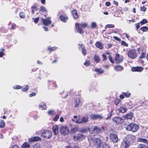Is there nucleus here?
<instances>
[{"mask_svg": "<svg viewBox=\"0 0 148 148\" xmlns=\"http://www.w3.org/2000/svg\"><path fill=\"white\" fill-rule=\"evenodd\" d=\"M30 147L29 144L25 142L21 146V148H29Z\"/></svg>", "mask_w": 148, "mask_h": 148, "instance_id": "393cba45", "label": "nucleus"}, {"mask_svg": "<svg viewBox=\"0 0 148 148\" xmlns=\"http://www.w3.org/2000/svg\"><path fill=\"white\" fill-rule=\"evenodd\" d=\"M89 119V117L86 116L83 117H79L78 119L75 121L76 123L78 124H82L87 122Z\"/></svg>", "mask_w": 148, "mask_h": 148, "instance_id": "423d86ee", "label": "nucleus"}, {"mask_svg": "<svg viewBox=\"0 0 148 148\" xmlns=\"http://www.w3.org/2000/svg\"><path fill=\"white\" fill-rule=\"evenodd\" d=\"M128 56L131 58H135L136 57V52L134 50L129 51L127 53Z\"/></svg>", "mask_w": 148, "mask_h": 148, "instance_id": "4468645a", "label": "nucleus"}, {"mask_svg": "<svg viewBox=\"0 0 148 148\" xmlns=\"http://www.w3.org/2000/svg\"><path fill=\"white\" fill-rule=\"evenodd\" d=\"M16 26V25L14 23H13L12 24L11 29H14L15 27Z\"/></svg>", "mask_w": 148, "mask_h": 148, "instance_id": "0e129e2a", "label": "nucleus"}, {"mask_svg": "<svg viewBox=\"0 0 148 148\" xmlns=\"http://www.w3.org/2000/svg\"><path fill=\"white\" fill-rule=\"evenodd\" d=\"M146 53V51L145 50L143 51V52L139 56L140 58H144L145 56V54Z\"/></svg>", "mask_w": 148, "mask_h": 148, "instance_id": "72a5a7b5", "label": "nucleus"}, {"mask_svg": "<svg viewBox=\"0 0 148 148\" xmlns=\"http://www.w3.org/2000/svg\"><path fill=\"white\" fill-rule=\"evenodd\" d=\"M133 116V114L132 112L130 113L129 114H127L125 116V119H132Z\"/></svg>", "mask_w": 148, "mask_h": 148, "instance_id": "a878e982", "label": "nucleus"}, {"mask_svg": "<svg viewBox=\"0 0 148 148\" xmlns=\"http://www.w3.org/2000/svg\"><path fill=\"white\" fill-rule=\"evenodd\" d=\"M82 50V53L84 56H85L86 53V51L85 48L83 49Z\"/></svg>", "mask_w": 148, "mask_h": 148, "instance_id": "680f3d73", "label": "nucleus"}, {"mask_svg": "<svg viewBox=\"0 0 148 148\" xmlns=\"http://www.w3.org/2000/svg\"><path fill=\"white\" fill-rule=\"evenodd\" d=\"M36 95V93L35 92H33L29 94V96L30 97H32L33 96H35Z\"/></svg>", "mask_w": 148, "mask_h": 148, "instance_id": "052dcab7", "label": "nucleus"}, {"mask_svg": "<svg viewBox=\"0 0 148 148\" xmlns=\"http://www.w3.org/2000/svg\"><path fill=\"white\" fill-rule=\"evenodd\" d=\"M41 139L38 136H36L29 138V139L28 141L29 142H33L40 141L41 140Z\"/></svg>", "mask_w": 148, "mask_h": 148, "instance_id": "f3484780", "label": "nucleus"}, {"mask_svg": "<svg viewBox=\"0 0 148 148\" xmlns=\"http://www.w3.org/2000/svg\"><path fill=\"white\" fill-rule=\"evenodd\" d=\"M113 38L114 39H116V40H117L119 42H120L121 41V39H120V38H119L118 37H117L114 36Z\"/></svg>", "mask_w": 148, "mask_h": 148, "instance_id": "69168bd1", "label": "nucleus"}, {"mask_svg": "<svg viewBox=\"0 0 148 148\" xmlns=\"http://www.w3.org/2000/svg\"><path fill=\"white\" fill-rule=\"evenodd\" d=\"M106 127L104 126L99 127L98 126H95L93 128V131L97 134H101L105 130Z\"/></svg>", "mask_w": 148, "mask_h": 148, "instance_id": "0eeeda50", "label": "nucleus"}, {"mask_svg": "<svg viewBox=\"0 0 148 148\" xmlns=\"http://www.w3.org/2000/svg\"><path fill=\"white\" fill-rule=\"evenodd\" d=\"M133 140V136L131 135H127L122 142L121 146L122 148L129 147L130 145V142Z\"/></svg>", "mask_w": 148, "mask_h": 148, "instance_id": "f257e3e1", "label": "nucleus"}, {"mask_svg": "<svg viewBox=\"0 0 148 148\" xmlns=\"http://www.w3.org/2000/svg\"><path fill=\"white\" fill-rule=\"evenodd\" d=\"M40 11L43 12H45L47 11L45 8L43 6H41L40 8Z\"/></svg>", "mask_w": 148, "mask_h": 148, "instance_id": "a19ab883", "label": "nucleus"}, {"mask_svg": "<svg viewBox=\"0 0 148 148\" xmlns=\"http://www.w3.org/2000/svg\"><path fill=\"white\" fill-rule=\"evenodd\" d=\"M96 47L100 49H101L103 48V44L99 42H97L95 44Z\"/></svg>", "mask_w": 148, "mask_h": 148, "instance_id": "aec40b11", "label": "nucleus"}, {"mask_svg": "<svg viewBox=\"0 0 148 148\" xmlns=\"http://www.w3.org/2000/svg\"><path fill=\"white\" fill-rule=\"evenodd\" d=\"M79 45L82 49L85 48V47L84 46V45L82 44H79Z\"/></svg>", "mask_w": 148, "mask_h": 148, "instance_id": "bf43d9fd", "label": "nucleus"}, {"mask_svg": "<svg viewBox=\"0 0 148 148\" xmlns=\"http://www.w3.org/2000/svg\"><path fill=\"white\" fill-rule=\"evenodd\" d=\"M139 148H148L147 146L142 144L139 145Z\"/></svg>", "mask_w": 148, "mask_h": 148, "instance_id": "de8ad7c7", "label": "nucleus"}, {"mask_svg": "<svg viewBox=\"0 0 148 148\" xmlns=\"http://www.w3.org/2000/svg\"><path fill=\"white\" fill-rule=\"evenodd\" d=\"M131 70L133 72H139V66L133 67L131 69Z\"/></svg>", "mask_w": 148, "mask_h": 148, "instance_id": "c9c22d12", "label": "nucleus"}, {"mask_svg": "<svg viewBox=\"0 0 148 148\" xmlns=\"http://www.w3.org/2000/svg\"><path fill=\"white\" fill-rule=\"evenodd\" d=\"M50 18H48L45 19H42L43 24L46 26H47L50 24L51 23L52 21L50 20Z\"/></svg>", "mask_w": 148, "mask_h": 148, "instance_id": "dca6fc26", "label": "nucleus"}, {"mask_svg": "<svg viewBox=\"0 0 148 148\" xmlns=\"http://www.w3.org/2000/svg\"><path fill=\"white\" fill-rule=\"evenodd\" d=\"M5 126V123L3 120L0 121V128H3Z\"/></svg>", "mask_w": 148, "mask_h": 148, "instance_id": "2f4dec72", "label": "nucleus"}, {"mask_svg": "<svg viewBox=\"0 0 148 148\" xmlns=\"http://www.w3.org/2000/svg\"><path fill=\"white\" fill-rule=\"evenodd\" d=\"M108 58L110 61L112 63H114V62L113 60H112V58L110 55H109L108 56Z\"/></svg>", "mask_w": 148, "mask_h": 148, "instance_id": "5fc2aeb1", "label": "nucleus"}, {"mask_svg": "<svg viewBox=\"0 0 148 148\" xmlns=\"http://www.w3.org/2000/svg\"><path fill=\"white\" fill-rule=\"evenodd\" d=\"M140 29L143 32H146L148 30V27L147 26H143L140 28Z\"/></svg>", "mask_w": 148, "mask_h": 148, "instance_id": "f704fd0d", "label": "nucleus"}, {"mask_svg": "<svg viewBox=\"0 0 148 148\" xmlns=\"http://www.w3.org/2000/svg\"><path fill=\"white\" fill-rule=\"evenodd\" d=\"M97 26V24L96 23L93 22L91 23V27L92 28H95Z\"/></svg>", "mask_w": 148, "mask_h": 148, "instance_id": "09e8293b", "label": "nucleus"}, {"mask_svg": "<svg viewBox=\"0 0 148 148\" xmlns=\"http://www.w3.org/2000/svg\"><path fill=\"white\" fill-rule=\"evenodd\" d=\"M51 132L48 130H44L41 134L42 137L46 139H48L51 138Z\"/></svg>", "mask_w": 148, "mask_h": 148, "instance_id": "39448f33", "label": "nucleus"}, {"mask_svg": "<svg viewBox=\"0 0 148 148\" xmlns=\"http://www.w3.org/2000/svg\"><path fill=\"white\" fill-rule=\"evenodd\" d=\"M110 140L114 143L117 142L118 140V138L116 134L114 133H112L110 136Z\"/></svg>", "mask_w": 148, "mask_h": 148, "instance_id": "ddd939ff", "label": "nucleus"}, {"mask_svg": "<svg viewBox=\"0 0 148 148\" xmlns=\"http://www.w3.org/2000/svg\"><path fill=\"white\" fill-rule=\"evenodd\" d=\"M95 71L99 74H103L104 72V70L101 68H96L94 70Z\"/></svg>", "mask_w": 148, "mask_h": 148, "instance_id": "412c9836", "label": "nucleus"}, {"mask_svg": "<svg viewBox=\"0 0 148 148\" xmlns=\"http://www.w3.org/2000/svg\"><path fill=\"white\" fill-rule=\"evenodd\" d=\"M19 16L21 18H23L25 17V14L23 12H21L19 13Z\"/></svg>", "mask_w": 148, "mask_h": 148, "instance_id": "c03bdc74", "label": "nucleus"}, {"mask_svg": "<svg viewBox=\"0 0 148 148\" xmlns=\"http://www.w3.org/2000/svg\"><path fill=\"white\" fill-rule=\"evenodd\" d=\"M114 25L113 24H107L105 26V28H114Z\"/></svg>", "mask_w": 148, "mask_h": 148, "instance_id": "37998d69", "label": "nucleus"}, {"mask_svg": "<svg viewBox=\"0 0 148 148\" xmlns=\"http://www.w3.org/2000/svg\"><path fill=\"white\" fill-rule=\"evenodd\" d=\"M48 114L49 115H54L55 114V111L53 110H49L48 112Z\"/></svg>", "mask_w": 148, "mask_h": 148, "instance_id": "e433bc0d", "label": "nucleus"}, {"mask_svg": "<svg viewBox=\"0 0 148 148\" xmlns=\"http://www.w3.org/2000/svg\"><path fill=\"white\" fill-rule=\"evenodd\" d=\"M102 56L103 58V61H104L106 59L107 56L105 55L104 54H102Z\"/></svg>", "mask_w": 148, "mask_h": 148, "instance_id": "e2e57ef3", "label": "nucleus"}, {"mask_svg": "<svg viewBox=\"0 0 148 148\" xmlns=\"http://www.w3.org/2000/svg\"><path fill=\"white\" fill-rule=\"evenodd\" d=\"M84 64L85 66H88L90 64V62L88 60H86V61L84 63Z\"/></svg>", "mask_w": 148, "mask_h": 148, "instance_id": "6e6d98bb", "label": "nucleus"}, {"mask_svg": "<svg viewBox=\"0 0 148 148\" xmlns=\"http://www.w3.org/2000/svg\"><path fill=\"white\" fill-rule=\"evenodd\" d=\"M94 59L95 61L97 63H99L100 62V58L97 55H95L94 56Z\"/></svg>", "mask_w": 148, "mask_h": 148, "instance_id": "c85d7f7f", "label": "nucleus"}, {"mask_svg": "<svg viewBox=\"0 0 148 148\" xmlns=\"http://www.w3.org/2000/svg\"><path fill=\"white\" fill-rule=\"evenodd\" d=\"M90 117L91 119L93 120H102L103 119V116L101 115L98 114H92L90 115Z\"/></svg>", "mask_w": 148, "mask_h": 148, "instance_id": "9d476101", "label": "nucleus"}, {"mask_svg": "<svg viewBox=\"0 0 148 148\" xmlns=\"http://www.w3.org/2000/svg\"><path fill=\"white\" fill-rule=\"evenodd\" d=\"M127 110V109L123 107H120L119 109V111L120 112L124 113Z\"/></svg>", "mask_w": 148, "mask_h": 148, "instance_id": "b1692460", "label": "nucleus"}, {"mask_svg": "<svg viewBox=\"0 0 148 148\" xmlns=\"http://www.w3.org/2000/svg\"><path fill=\"white\" fill-rule=\"evenodd\" d=\"M71 13L73 15L75 19H77L79 17L77 13V11L75 10H73Z\"/></svg>", "mask_w": 148, "mask_h": 148, "instance_id": "4be33fe9", "label": "nucleus"}, {"mask_svg": "<svg viewBox=\"0 0 148 148\" xmlns=\"http://www.w3.org/2000/svg\"><path fill=\"white\" fill-rule=\"evenodd\" d=\"M66 148H79V147L76 145L73 146L71 145H69L68 146H66Z\"/></svg>", "mask_w": 148, "mask_h": 148, "instance_id": "58836bf2", "label": "nucleus"}, {"mask_svg": "<svg viewBox=\"0 0 148 148\" xmlns=\"http://www.w3.org/2000/svg\"><path fill=\"white\" fill-rule=\"evenodd\" d=\"M60 132L62 134L66 135L69 133V130L67 126H62L60 128Z\"/></svg>", "mask_w": 148, "mask_h": 148, "instance_id": "6e6552de", "label": "nucleus"}, {"mask_svg": "<svg viewBox=\"0 0 148 148\" xmlns=\"http://www.w3.org/2000/svg\"><path fill=\"white\" fill-rule=\"evenodd\" d=\"M120 101V100L119 99H115L114 101V103L116 105H118Z\"/></svg>", "mask_w": 148, "mask_h": 148, "instance_id": "4d7b16f0", "label": "nucleus"}, {"mask_svg": "<svg viewBox=\"0 0 148 148\" xmlns=\"http://www.w3.org/2000/svg\"><path fill=\"white\" fill-rule=\"evenodd\" d=\"M29 89V86L28 85H27L25 86V88H22L21 90L23 92H25L28 91Z\"/></svg>", "mask_w": 148, "mask_h": 148, "instance_id": "4c0bfd02", "label": "nucleus"}, {"mask_svg": "<svg viewBox=\"0 0 148 148\" xmlns=\"http://www.w3.org/2000/svg\"><path fill=\"white\" fill-rule=\"evenodd\" d=\"M39 17L36 18H33L32 19L34 20V22L35 23H37L39 21Z\"/></svg>", "mask_w": 148, "mask_h": 148, "instance_id": "864d4df0", "label": "nucleus"}, {"mask_svg": "<svg viewBox=\"0 0 148 148\" xmlns=\"http://www.w3.org/2000/svg\"><path fill=\"white\" fill-rule=\"evenodd\" d=\"M75 27L78 32L80 34H82L84 32L82 28H85L86 27L88 28V26L86 23H81L80 24L77 23H76Z\"/></svg>", "mask_w": 148, "mask_h": 148, "instance_id": "f03ea898", "label": "nucleus"}, {"mask_svg": "<svg viewBox=\"0 0 148 148\" xmlns=\"http://www.w3.org/2000/svg\"><path fill=\"white\" fill-rule=\"evenodd\" d=\"M148 23V21L145 19H143L139 22L141 25H143Z\"/></svg>", "mask_w": 148, "mask_h": 148, "instance_id": "7c9ffc66", "label": "nucleus"}, {"mask_svg": "<svg viewBox=\"0 0 148 148\" xmlns=\"http://www.w3.org/2000/svg\"><path fill=\"white\" fill-rule=\"evenodd\" d=\"M88 139L90 144L91 145H95L97 143L100 142V139L99 138H95L92 136H88Z\"/></svg>", "mask_w": 148, "mask_h": 148, "instance_id": "20e7f679", "label": "nucleus"}, {"mask_svg": "<svg viewBox=\"0 0 148 148\" xmlns=\"http://www.w3.org/2000/svg\"><path fill=\"white\" fill-rule=\"evenodd\" d=\"M40 147L39 144H35L33 146V148H40Z\"/></svg>", "mask_w": 148, "mask_h": 148, "instance_id": "a18cd8bd", "label": "nucleus"}, {"mask_svg": "<svg viewBox=\"0 0 148 148\" xmlns=\"http://www.w3.org/2000/svg\"><path fill=\"white\" fill-rule=\"evenodd\" d=\"M122 94L124 95L126 97L128 98L130 97L131 95V93L130 92H123Z\"/></svg>", "mask_w": 148, "mask_h": 148, "instance_id": "c756f323", "label": "nucleus"}, {"mask_svg": "<svg viewBox=\"0 0 148 148\" xmlns=\"http://www.w3.org/2000/svg\"><path fill=\"white\" fill-rule=\"evenodd\" d=\"M123 56H121L119 54H117L115 57V60L116 63H119L122 62L123 60Z\"/></svg>", "mask_w": 148, "mask_h": 148, "instance_id": "2eb2a0df", "label": "nucleus"}, {"mask_svg": "<svg viewBox=\"0 0 148 148\" xmlns=\"http://www.w3.org/2000/svg\"><path fill=\"white\" fill-rule=\"evenodd\" d=\"M112 116V114L111 113H109L108 114V116L106 118V120H108L109 119H110Z\"/></svg>", "mask_w": 148, "mask_h": 148, "instance_id": "603ef678", "label": "nucleus"}, {"mask_svg": "<svg viewBox=\"0 0 148 148\" xmlns=\"http://www.w3.org/2000/svg\"><path fill=\"white\" fill-rule=\"evenodd\" d=\"M81 102L80 96L76 95L75 97L74 104L75 107H79V105Z\"/></svg>", "mask_w": 148, "mask_h": 148, "instance_id": "f8f14e48", "label": "nucleus"}, {"mask_svg": "<svg viewBox=\"0 0 148 148\" xmlns=\"http://www.w3.org/2000/svg\"><path fill=\"white\" fill-rule=\"evenodd\" d=\"M121 44L122 45L124 46H128V45L127 44L125 41H124L122 40L121 42Z\"/></svg>", "mask_w": 148, "mask_h": 148, "instance_id": "8fccbe9b", "label": "nucleus"}, {"mask_svg": "<svg viewBox=\"0 0 148 148\" xmlns=\"http://www.w3.org/2000/svg\"><path fill=\"white\" fill-rule=\"evenodd\" d=\"M103 148H110L109 145L106 143H105L103 144Z\"/></svg>", "mask_w": 148, "mask_h": 148, "instance_id": "13d9d810", "label": "nucleus"}, {"mask_svg": "<svg viewBox=\"0 0 148 148\" xmlns=\"http://www.w3.org/2000/svg\"><path fill=\"white\" fill-rule=\"evenodd\" d=\"M147 8L145 6L140 7V10L143 12H145L146 11Z\"/></svg>", "mask_w": 148, "mask_h": 148, "instance_id": "49530a36", "label": "nucleus"}, {"mask_svg": "<svg viewBox=\"0 0 148 148\" xmlns=\"http://www.w3.org/2000/svg\"><path fill=\"white\" fill-rule=\"evenodd\" d=\"M13 88L14 89H19L22 88V87L19 85H16L14 86Z\"/></svg>", "mask_w": 148, "mask_h": 148, "instance_id": "ea45409f", "label": "nucleus"}, {"mask_svg": "<svg viewBox=\"0 0 148 148\" xmlns=\"http://www.w3.org/2000/svg\"><path fill=\"white\" fill-rule=\"evenodd\" d=\"M10 148H19V147L18 145H13L12 147H10Z\"/></svg>", "mask_w": 148, "mask_h": 148, "instance_id": "774afa93", "label": "nucleus"}, {"mask_svg": "<svg viewBox=\"0 0 148 148\" xmlns=\"http://www.w3.org/2000/svg\"><path fill=\"white\" fill-rule=\"evenodd\" d=\"M59 117V115L58 114L56 115L55 117L53 118V120L54 121H56L58 120Z\"/></svg>", "mask_w": 148, "mask_h": 148, "instance_id": "3c124183", "label": "nucleus"}, {"mask_svg": "<svg viewBox=\"0 0 148 148\" xmlns=\"http://www.w3.org/2000/svg\"><path fill=\"white\" fill-rule=\"evenodd\" d=\"M126 130L128 131H132L133 132H136L139 128V127L136 124L132 123L125 127Z\"/></svg>", "mask_w": 148, "mask_h": 148, "instance_id": "7ed1b4c3", "label": "nucleus"}, {"mask_svg": "<svg viewBox=\"0 0 148 148\" xmlns=\"http://www.w3.org/2000/svg\"><path fill=\"white\" fill-rule=\"evenodd\" d=\"M96 144L97 145V148H103V144H102L100 140V142L97 143Z\"/></svg>", "mask_w": 148, "mask_h": 148, "instance_id": "473e14b6", "label": "nucleus"}, {"mask_svg": "<svg viewBox=\"0 0 148 148\" xmlns=\"http://www.w3.org/2000/svg\"><path fill=\"white\" fill-rule=\"evenodd\" d=\"M40 108H42V109L45 110L47 108L46 105L44 102L41 103L39 105Z\"/></svg>", "mask_w": 148, "mask_h": 148, "instance_id": "bb28decb", "label": "nucleus"}, {"mask_svg": "<svg viewBox=\"0 0 148 148\" xmlns=\"http://www.w3.org/2000/svg\"><path fill=\"white\" fill-rule=\"evenodd\" d=\"M87 131V130L86 129H82L81 130V132H82L86 133Z\"/></svg>", "mask_w": 148, "mask_h": 148, "instance_id": "338daca9", "label": "nucleus"}, {"mask_svg": "<svg viewBox=\"0 0 148 148\" xmlns=\"http://www.w3.org/2000/svg\"><path fill=\"white\" fill-rule=\"evenodd\" d=\"M56 49V47H48V50L51 52L55 51Z\"/></svg>", "mask_w": 148, "mask_h": 148, "instance_id": "79ce46f5", "label": "nucleus"}, {"mask_svg": "<svg viewBox=\"0 0 148 148\" xmlns=\"http://www.w3.org/2000/svg\"><path fill=\"white\" fill-rule=\"evenodd\" d=\"M112 121L114 123L118 125H120L123 122V119L119 116H116L113 118Z\"/></svg>", "mask_w": 148, "mask_h": 148, "instance_id": "9b49d317", "label": "nucleus"}, {"mask_svg": "<svg viewBox=\"0 0 148 148\" xmlns=\"http://www.w3.org/2000/svg\"><path fill=\"white\" fill-rule=\"evenodd\" d=\"M60 18L61 21L64 23L66 22L68 19V17L66 16L60 15Z\"/></svg>", "mask_w": 148, "mask_h": 148, "instance_id": "6ab92c4d", "label": "nucleus"}, {"mask_svg": "<svg viewBox=\"0 0 148 148\" xmlns=\"http://www.w3.org/2000/svg\"><path fill=\"white\" fill-rule=\"evenodd\" d=\"M123 67L120 65H116L114 67V69L116 71H121L123 69Z\"/></svg>", "mask_w": 148, "mask_h": 148, "instance_id": "5701e85b", "label": "nucleus"}, {"mask_svg": "<svg viewBox=\"0 0 148 148\" xmlns=\"http://www.w3.org/2000/svg\"><path fill=\"white\" fill-rule=\"evenodd\" d=\"M84 138V136L81 134H78L76 135L73 136L74 140L76 141L82 140Z\"/></svg>", "mask_w": 148, "mask_h": 148, "instance_id": "1a4fd4ad", "label": "nucleus"}, {"mask_svg": "<svg viewBox=\"0 0 148 148\" xmlns=\"http://www.w3.org/2000/svg\"><path fill=\"white\" fill-rule=\"evenodd\" d=\"M58 126L57 125H53L52 127V129L54 134L57 135L58 133Z\"/></svg>", "mask_w": 148, "mask_h": 148, "instance_id": "a211bd4d", "label": "nucleus"}, {"mask_svg": "<svg viewBox=\"0 0 148 148\" xmlns=\"http://www.w3.org/2000/svg\"><path fill=\"white\" fill-rule=\"evenodd\" d=\"M139 142L144 143L148 145V140L145 138H139Z\"/></svg>", "mask_w": 148, "mask_h": 148, "instance_id": "cd10ccee", "label": "nucleus"}]
</instances>
